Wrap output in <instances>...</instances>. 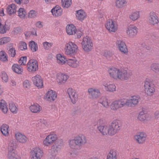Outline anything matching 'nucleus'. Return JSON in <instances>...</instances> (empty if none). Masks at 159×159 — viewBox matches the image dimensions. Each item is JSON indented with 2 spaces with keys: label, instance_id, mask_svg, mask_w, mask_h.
<instances>
[{
  "label": "nucleus",
  "instance_id": "1",
  "mask_svg": "<svg viewBox=\"0 0 159 159\" xmlns=\"http://www.w3.org/2000/svg\"><path fill=\"white\" fill-rule=\"evenodd\" d=\"M108 72L110 77L116 80H127L130 76L127 70L122 68L112 67L109 68Z\"/></svg>",
  "mask_w": 159,
  "mask_h": 159
},
{
  "label": "nucleus",
  "instance_id": "2",
  "mask_svg": "<svg viewBox=\"0 0 159 159\" xmlns=\"http://www.w3.org/2000/svg\"><path fill=\"white\" fill-rule=\"evenodd\" d=\"M87 142L86 137L83 134H79L75 137L73 139L70 140L69 145L71 148L80 149L82 145Z\"/></svg>",
  "mask_w": 159,
  "mask_h": 159
},
{
  "label": "nucleus",
  "instance_id": "3",
  "mask_svg": "<svg viewBox=\"0 0 159 159\" xmlns=\"http://www.w3.org/2000/svg\"><path fill=\"white\" fill-rule=\"evenodd\" d=\"M78 50V46L72 42H69L66 44L65 51L66 54L70 56L74 55Z\"/></svg>",
  "mask_w": 159,
  "mask_h": 159
},
{
  "label": "nucleus",
  "instance_id": "4",
  "mask_svg": "<svg viewBox=\"0 0 159 159\" xmlns=\"http://www.w3.org/2000/svg\"><path fill=\"white\" fill-rule=\"evenodd\" d=\"M121 126L117 120H114L108 126L107 134L110 135H113L121 129Z\"/></svg>",
  "mask_w": 159,
  "mask_h": 159
},
{
  "label": "nucleus",
  "instance_id": "5",
  "mask_svg": "<svg viewBox=\"0 0 159 159\" xmlns=\"http://www.w3.org/2000/svg\"><path fill=\"white\" fill-rule=\"evenodd\" d=\"M81 45L82 48L86 52H90L93 48V43L91 38L89 36H86L83 38Z\"/></svg>",
  "mask_w": 159,
  "mask_h": 159
},
{
  "label": "nucleus",
  "instance_id": "6",
  "mask_svg": "<svg viewBox=\"0 0 159 159\" xmlns=\"http://www.w3.org/2000/svg\"><path fill=\"white\" fill-rule=\"evenodd\" d=\"M63 145V143L61 140H57L51 147L49 152L51 156L50 157L56 158V156L59 150L60 149Z\"/></svg>",
  "mask_w": 159,
  "mask_h": 159
},
{
  "label": "nucleus",
  "instance_id": "7",
  "mask_svg": "<svg viewBox=\"0 0 159 159\" xmlns=\"http://www.w3.org/2000/svg\"><path fill=\"white\" fill-rule=\"evenodd\" d=\"M125 98H121L112 102L110 105L111 110L116 111L126 105Z\"/></svg>",
  "mask_w": 159,
  "mask_h": 159
},
{
  "label": "nucleus",
  "instance_id": "8",
  "mask_svg": "<svg viewBox=\"0 0 159 159\" xmlns=\"http://www.w3.org/2000/svg\"><path fill=\"white\" fill-rule=\"evenodd\" d=\"M43 152L41 149L35 147L33 148L30 152L31 159H41L43 155Z\"/></svg>",
  "mask_w": 159,
  "mask_h": 159
},
{
  "label": "nucleus",
  "instance_id": "9",
  "mask_svg": "<svg viewBox=\"0 0 159 159\" xmlns=\"http://www.w3.org/2000/svg\"><path fill=\"white\" fill-rule=\"evenodd\" d=\"M28 70L31 72H33L38 70V62L37 60L31 59L29 60L27 64Z\"/></svg>",
  "mask_w": 159,
  "mask_h": 159
},
{
  "label": "nucleus",
  "instance_id": "10",
  "mask_svg": "<svg viewBox=\"0 0 159 159\" xmlns=\"http://www.w3.org/2000/svg\"><path fill=\"white\" fill-rule=\"evenodd\" d=\"M147 79L145 81L144 85L145 93L149 95H152L155 92L154 86L151 82H149Z\"/></svg>",
  "mask_w": 159,
  "mask_h": 159
},
{
  "label": "nucleus",
  "instance_id": "11",
  "mask_svg": "<svg viewBox=\"0 0 159 159\" xmlns=\"http://www.w3.org/2000/svg\"><path fill=\"white\" fill-rule=\"evenodd\" d=\"M57 138V136L56 134H50L44 139L43 141V143L46 146H49L56 141Z\"/></svg>",
  "mask_w": 159,
  "mask_h": 159
},
{
  "label": "nucleus",
  "instance_id": "12",
  "mask_svg": "<svg viewBox=\"0 0 159 159\" xmlns=\"http://www.w3.org/2000/svg\"><path fill=\"white\" fill-rule=\"evenodd\" d=\"M105 26L107 29L110 32H115L117 30V24L111 19H109L107 21Z\"/></svg>",
  "mask_w": 159,
  "mask_h": 159
},
{
  "label": "nucleus",
  "instance_id": "13",
  "mask_svg": "<svg viewBox=\"0 0 159 159\" xmlns=\"http://www.w3.org/2000/svg\"><path fill=\"white\" fill-rule=\"evenodd\" d=\"M116 45L119 50L122 53L127 54L128 53V49L125 43L122 40H117Z\"/></svg>",
  "mask_w": 159,
  "mask_h": 159
},
{
  "label": "nucleus",
  "instance_id": "14",
  "mask_svg": "<svg viewBox=\"0 0 159 159\" xmlns=\"http://www.w3.org/2000/svg\"><path fill=\"white\" fill-rule=\"evenodd\" d=\"M140 97L138 96H132L131 99H125L126 105L128 107H132L137 105L139 101Z\"/></svg>",
  "mask_w": 159,
  "mask_h": 159
},
{
  "label": "nucleus",
  "instance_id": "15",
  "mask_svg": "<svg viewBox=\"0 0 159 159\" xmlns=\"http://www.w3.org/2000/svg\"><path fill=\"white\" fill-rule=\"evenodd\" d=\"M138 29L134 25H131L128 27L126 30V33L129 37H133L137 34Z\"/></svg>",
  "mask_w": 159,
  "mask_h": 159
},
{
  "label": "nucleus",
  "instance_id": "16",
  "mask_svg": "<svg viewBox=\"0 0 159 159\" xmlns=\"http://www.w3.org/2000/svg\"><path fill=\"white\" fill-rule=\"evenodd\" d=\"M32 80L34 84L38 88L43 87V81L39 75H37L32 77Z\"/></svg>",
  "mask_w": 159,
  "mask_h": 159
},
{
  "label": "nucleus",
  "instance_id": "17",
  "mask_svg": "<svg viewBox=\"0 0 159 159\" xmlns=\"http://www.w3.org/2000/svg\"><path fill=\"white\" fill-rule=\"evenodd\" d=\"M67 93L71 102L73 104H75L77 100L78 95L76 91L71 88H69L67 90Z\"/></svg>",
  "mask_w": 159,
  "mask_h": 159
},
{
  "label": "nucleus",
  "instance_id": "18",
  "mask_svg": "<svg viewBox=\"0 0 159 159\" xmlns=\"http://www.w3.org/2000/svg\"><path fill=\"white\" fill-rule=\"evenodd\" d=\"M57 97L56 93L55 91L52 90L48 91L45 96V99L50 102L54 101Z\"/></svg>",
  "mask_w": 159,
  "mask_h": 159
},
{
  "label": "nucleus",
  "instance_id": "19",
  "mask_svg": "<svg viewBox=\"0 0 159 159\" xmlns=\"http://www.w3.org/2000/svg\"><path fill=\"white\" fill-rule=\"evenodd\" d=\"M69 78V76L64 73H59L57 75V81L60 84L65 83Z\"/></svg>",
  "mask_w": 159,
  "mask_h": 159
},
{
  "label": "nucleus",
  "instance_id": "20",
  "mask_svg": "<svg viewBox=\"0 0 159 159\" xmlns=\"http://www.w3.org/2000/svg\"><path fill=\"white\" fill-rule=\"evenodd\" d=\"M90 98L92 99L97 98L100 93V90L97 88H90L88 89Z\"/></svg>",
  "mask_w": 159,
  "mask_h": 159
},
{
  "label": "nucleus",
  "instance_id": "21",
  "mask_svg": "<svg viewBox=\"0 0 159 159\" xmlns=\"http://www.w3.org/2000/svg\"><path fill=\"white\" fill-rule=\"evenodd\" d=\"M149 22L151 24L154 25L158 22V17L154 11H152L149 13L148 18Z\"/></svg>",
  "mask_w": 159,
  "mask_h": 159
},
{
  "label": "nucleus",
  "instance_id": "22",
  "mask_svg": "<svg viewBox=\"0 0 159 159\" xmlns=\"http://www.w3.org/2000/svg\"><path fill=\"white\" fill-rule=\"evenodd\" d=\"M146 134L143 132H139L134 136L135 139L139 143H144L146 139Z\"/></svg>",
  "mask_w": 159,
  "mask_h": 159
},
{
  "label": "nucleus",
  "instance_id": "23",
  "mask_svg": "<svg viewBox=\"0 0 159 159\" xmlns=\"http://www.w3.org/2000/svg\"><path fill=\"white\" fill-rule=\"evenodd\" d=\"M15 136L17 142L20 143H24L27 139V138L25 135L19 132H17L15 133Z\"/></svg>",
  "mask_w": 159,
  "mask_h": 159
},
{
  "label": "nucleus",
  "instance_id": "24",
  "mask_svg": "<svg viewBox=\"0 0 159 159\" xmlns=\"http://www.w3.org/2000/svg\"><path fill=\"white\" fill-rule=\"evenodd\" d=\"M141 46L143 48L141 50V53L143 55L147 56L151 53V47L147 46L145 43H143L141 44Z\"/></svg>",
  "mask_w": 159,
  "mask_h": 159
},
{
  "label": "nucleus",
  "instance_id": "25",
  "mask_svg": "<svg viewBox=\"0 0 159 159\" xmlns=\"http://www.w3.org/2000/svg\"><path fill=\"white\" fill-rule=\"evenodd\" d=\"M51 11L54 16H58L61 15L62 10L60 7L57 5L51 10Z\"/></svg>",
  "mask_w": 159,
  "mask_h": 159
},
{
  "label": "nucleus",
  "instance_id": "26",
  "mask_svg": "<svg viewBox=\"0 0 159 159\" xmlns=\"http://www.w3.org/2000/svg\"><path fill=\"white\" fill-rule=\"evenodd\" d=\"M30 111L33 113H38L42 109L41 107L38 103L31 104L29 107Z\"/></svg>",
  "mask_w": 159,
  "mask_h": 159
},
{
  "label": "nucleus",
  "instance_id": "27",
  "mask_svg": "<svg viewBox=\"0 0 159 159\" xmlns=\"http://www.w3.org/2000/svg\"><path fill=\"white\" fill-rule=\"evenodd\" d=\"M17 8L16 6V5L14 4H10L7 7V12L8 14L11 15L16 12Z\"/></svg>",
  "mask_w": 159,
  "mask_h": 159
},
{
  "label": "nucleus",
  "instance_id": "28",
  "mask_svg": "<svg viewBox=\"0 0 159 159\" xmlns=\"http://www.w3.org/2000/svg\"><path fill=\"white\" fill-rule=\"evenodd\" d=\"M103 84L107 91L113 92L116 91V86L113 84H110L109 83L105 82Z\"/></svg>",
  "mask_w": 159,
  "mask_h": 159
},
{
  "label": "nucleus",
  "instance_id": "29",
  "mask_svg": "<svg viewBox=\"0 0 159 159\" xmlns=\"http://www.w3.org/2000/svg\"><path fill=\"white\" fill-rule=\"evenodd\" d=\"M76 16L79 20L82 21L86 16V14L83 10L80 9L76 11Z\"/></svg>",
  "mask_w": 159,
  "mask_h": 159
},
{
  "label": "nucleus",
  "instance_id": "30",
  "mask_svg": "<svg viewBox=\"0 0 159 159\" xmlns=\"http://www.w3.org/2000/svg\"><path fill=\"white\" fill-rule=\"evenodd\" d=\"M67 64L70 67L75 68L79 65V61L75 58L73 59H69L67 61Z\"/></svg>",
  "mask_w": 159,
  "mask_h": 159
},
{
  "label": "nucleus",
  "instance_id": "31",
  "mask_svg": "<svg viewBox=\"0 0 159 159\" xmlns=\"http://www.w3.org/2000/svg\"><path fill=\"white\" fill-rule=\"evenodd\" d=\"M9 126L8 125L3 124L0 127V129L1 132L5 136H7L9 134L8 129Z\"/></svg>",
  "mask_w": 159,
  "mask_h": 159
},
{
  "label": "nucleus",
  "instance_id": "32",
  "mask_svg": "<svg viewBox=\"0 0 159 159\" xmlns=\"http://www.w3.org/2000/svg\"><path fill=\"white\" fill-rule=\"evenodd\" d=\"M7 157L9 159H20L21 158L16 151H8Z\"/></svg>",
  "mask_w": 159,
  "mask_h": 159
},
{
  "label": "nucleus",
  "instance_id": "33",
  "mask_svg": "<svg viewBox=\"0 0 159 159\" xmlns=\"http://www.w3.org/2000/svg\"><path fill=\"white\" fill-rule=\"evenodd\" d=\"M66 32L67 34L69 35H73L76 31L75 26L72 24L67 25L66 28Z\"/></svg>",
  "mask_w": 159,
  "mask_h": 159
},
{
  "label": "nucleus",
  "instance_id": "34",
  "mask_svg": "<svg viewBox=\"0 0 159 159\" xmlns=\"http://www.w3.org/2000/svg\"><path fill=\"white\" fill-rule=\"evenodd\" d=\"M11 69L14 72L18 74H21L23 72V69L21 66L17 64H13Z\"/></svg>",
  "mask_w": 159,
  "mask_h": 159
},
{
  "label": "nucleus",
  "instance_id": "35",
  "mask_svg": "<svg viewBox=\"0 0 159 159\" xmlns=\"http://www.w3.org/2000/svg\"><path fill=\"white\" fill-rule=\"evenodd\" d=\"M56 58L57 62L60 65L64 64L67 60L65 56L61 54H57L56 56Z\"/></svg>",
  "mask_w": 159,
  "mask_h": 159
},
{
  "label": "nucleus",
  "instance_id": "36",
  "mask_svg": "<svg viewBox=\"0 0 159 159\" xmlns=\"http://www.w3.org/2000/svg\"><path fill=\"white\" fill-rule=\"evenodd\" d=\"M98 129L101 133L103 135L107 134L108 126L106 125H101L98 126Z\"/></svg>",
  "mask_w": 159,
  "mask_h": 159
},
{
  "label": "nucleus",
  "instance_id": "37",
  "mask_svg": "<svg viewBox=\"0 0 159 159\" xmlns=\"http://www.w3.org/2000/svg\"><path fill=\"white\" fill-rule=\"evenodd\" d=\"M0 109L4 113H7L8 110L7 103L3 100L0 102Z\"/></svg>",
  "mask_w": 159,
  "mask_h": 159
},
{
  "label": "nucleus",
  "instance_id": "38",
  "mask_svg": "<svg viewBox=\"0 0 159 159\" xmlns=\"http://www.w3.org/2000/svg\"><path fill=\"white\" fill-rule=\"evenodd\" d=\"M98 103L102 104L105 108L109 107L108 99L104 97H102L99 99Z\"/></svg>",
  "mask_w": 159,
  "mask_h": 159
},
{
  "label": "nucleus",
  "instance_id": "39",
  "mask_svg": "<svg viewBox=\"0 0 159 159\" xmlns=\"http://www.w3.org/2000/svg\"><path fill=\"white\" fill-rule=\"evenodd\" d=\"M140 17L139 11H135L132 12L129 15V18L133 21H135Z\"/></svg>",
  "mask_w": 159,
  "mask_h": 159
},
{
  "label": "nucleus",
  "instance_id": "40",
  "mask_svg": "<svg viewBox=\"0 0 159 159\" xmlns=\"http://www.w3.org/2000/svg\"><path fill=\"white\" fill-rule=\"evenodd\" d=\"M10 29V27L5 24L4 25L2 24L0 22V33L4 34L6 33L7 30Z\"/></svg>",
  "mask_w": 159,
  "mask_h": 159
},
{
  "label": "nucleus",
  "instance_id": "41",
  "mask_svg": "<svg viewBox=\"0 0 159 159\" xmlns=\"http://www.w3.org/2000/svg\"><path fill=\"white\" fill-rule=\"evenodd\" d=\"M116 151L111 150L107 154V159H116Z\"/></svg>",
  "mask_w": 159,
  "mask_h": 159
},
{
  "label": "nucleus",
  "instance_id": "42",
  "mask_svg": "<svg viewBox=\"0 0 159 159\" xmlns=\"http://www.w3.org/2000/svg\"><path fill=\"white\" fill-rule=\"evenodd\" d=\"M16 147V142L14 141H10L8 144V151H15Z\"/></svg>",
  "mask_w": 159,
  "mask_h": 159
},
{
  "label": "nucleus",
  "instance_id": "43",
  "mask_svg": "<svg viewBox=\"0 0 159 159\" xmlns=\"http://www.w3.org/2000/svg\"><path fill=\"white\" fill-rule=\"evenodd\" d=\"M18 16L21 19H24L27 15L25 10L23 8H20L18 11Z\"/></svg>",
  "mask_w": 159,
  "mask_h": 159
},
{
  "label": "nucleus",
  "instance_id": "44",
  "mask_svg": "<svg viewBox=\"0 0 159 159\" xmlns=\"http://www.w3.org/2000/svg\"><path fill=\"white\" fill-rule=\"evenodd\" d=\"M138 118L141 121H143L145 120H148V118L147 117V115L144 113L143 111L139 112Z\"/></svg>",
  "mask_w": 159,
  "mask_h": 159
},
{
  "label": "nucleus",
  "instance_id": "45",
  "mask_svg": "<svg viewBox=\"0 0 159 159\" xmlns=\"http://www.w3.org/2000/svg\"><path fill=\"white\" fill-rule=\"evenodd\" d=\"M29 45L33 52H35L38 50V47L37 44L34 41H31L30 42Z\"/></svg>",
  "mask_w": 159,
  "mask_h": 159
},
{
  "label": "nucleus",
  "instance_id": "46",
  "mask_svg": "<svg viewBox=\"0 0 159 159\" xmlns=\"http://www.w3.org/2000/svg\"><path fill=\"white\" fill-rule=\"evenodd\" d=\"M9 108L11 111L13 113L16 114L18 111V108L13 102H10L9 104Z\"/></svg>",
  "mask_w": 159,
  "mask_h": 159
},
{
  "label": "nucleus",
  "instance_id": "47",
  "mask_svg": "<svg viewBox=\"0 0 159 159\" xmlns=\"http://www.w3.org/2000/svg\"><path fill=\"white\" fill-rule=\"evenodd\" d=\"M0 60L3 62L8 61V57L6 52L3 51H0Z\"/></svg>",
  "mask_w": 159,
  "mask_h": 159
},
{
  "label": "nucleus",
  "instance_id": "48",
  "mask_svg": "<svg viewBox=\"0 0 159 159\" xmlns=\"http://www.w3.org/2000/svg\"><path fill=\"white\" fill-rule=\"evenodd\" d=\"M71 3V0H62V6L66 8L69 7Z\"/></svg>",
  "mask_w": 159,
  "mask_h": 159
},
{
  "label": "nucleus",
  "instance_id": "49",
  "mask_svg": "<svg viewBox=\"0 0 159 159\" xmlns=\"http://www.w3.org/2000/svg\"><path fill=\"white\" fill-rule=\"evenodd\" d=\"M125 0H117L116 2V6L119 8L125 6Z\"/></svg>",
  "mask_w": 159,
  "mask_h": 159
},
{
  "label": "nucleus",
  "instance_id": "50",
  "mask_svg": "<svg viewBox=\"0 0 159 159\" xmlns=\"http://www.w3.org/2000/svg\"><path fill=\"white\" fill-rule=\"evenodd\" d=\"M11 40V38L9 37H5L0 39V44L2 45L6 43Z\"/></svg>",
  "mask_w": 159,
  "mask_h": 159
},
{
  "label": "nucleus",
  "instance_id": "51",
  "mask_svg": "<svg viewBox=\"0 0 159 159\" xmlns=\"http://www.w3.org/2000/svg\"><path fill=\"white\" fill-rule=\"evenodd\" d=\"M152 70L156 72L159 73V64H158L153 63L151 66Z\"/></svg>",
  "mask_w": 159,
  "mask_h": 159
},
{
  "label": "nucleus",
  "instance_id": "52",
  "mask_svg": "<svg viewBox=\"0 0 159 159\" xmlns=\"http://www.w3.org/2000/svg\"><path fill=\"white\" fill-rule=\"evenodd\" d=\"M27 57L26 56L21 57L18 60V63L20 65H24L26 63Z\"/></svg>",
  "mask_w": 159,
  "mask_h": 159
},
{
  "label": "nucleus",
  "instance_id": "53",
  "mask_svg": "<svg viewBox=\"0 0 159 159\" xmlns=\"http://www.w3.org/2000/svg\"><path fill=\"white\" fill-rule=\"evenodd\" d=\"M1 78L2 80L5 82H7L8 81V77L7 74L5 72L2 71V72Z\"/></svg>",
  "mask_w": 159,
  "mask_h": 159
},
{
  "label": "nucleus",
  "instance_id": "54",
  "mask_svg": "<svg viewBox=\"0 0 159 159\" xmlns=\"http://www.w3.org/2000/svg\"><path fill=\"white\" fill-rule=\"evenodd\" d=\"M19 48L22 51L26 49L27 47L26 43L23 42H21L20 43Z\"/></svg>",
  "mask_w": 159,
  "mask_h": 159
},
{
  "label": "nucleus",
  "instance_id": "55",
  "mask_svg": "<svg viewBox=\"0 0 159 159\" xmlns=\"http://www.w3.org/2000/svg\"><path fill=\"white\" fill-rule=\"evenodd\" d=\"M8 53L11 57H14L16 54V52L15 48H12L10 49L8 51Z\"/></svg>",
  "mask_w": 159,
  "mask_h": 159
},
{
  "label": "nucleus",
  "instance_id": "56",
  "mask_svg": "<svg viewBox=\"0 0 159 159\" xmlns=\"http://www.w3.org/2000/svg\"><path fill=\"white\" fill-rule=\"evenodd\" d=\"M31 82L28 80H25L23 82V85L24 87L29 89L30 88Z\"/></svg>",
  "mask_w": 159,
  "mask_h": 159
},
{
  "label": "nucleus",
  "instance_id": "57",
  "mask_svg": "<svg viewBox=\"0 0 159 159\" xmlns=\"http://www.w3.org/2000/svg\"><path fill=\"white\" fill-rule=\"evenodd\" d=\"M43 44L44 48L47 50L49 49L52 45V43H49L47 42L43 43Z\"/></svg>",
  "mask_w": 159,
  "mask_h": 159
},
{
  "label": "nucleus",
  "instance_id": "58",
  "mask_svg": "<svg viewBox=\"0 0 159 159\" xmlns=\"http://www.w3.org/2000/svg\"><path fill=\"white\" fill-rule=\"evenodd\" d=\"M74 34H75V36L77 38H80L83 34V33L80 30H76Z\"/></svg>",
  "mask_w": 159,
  "mask_h": 159
},
{
  "label": "nucleus",
  "instance_id": "59",
  "mask_svg": "<svg viewBox=\"0 0 159 159\" xmlns=\"http://www.w3.org/2000/svg\"><path fill=\"white\" fill-rule=\"evenodd\" d=\"M105 121V119L103 118L99 119L97 122V125L98 126L99 125H102L104 124Z\"/></svg>",
  "mask_w": 159,
  "mask_h": 159
},
{
  "label": "nucleus",
  "instance_id": "60",
  "mask_svg": "<svg viewBox=\"0 0 159 159\" xmlns=\"http://www.w3.org/2000/svg\"><path fill=\"white\" fill-rule=\"evenodd\" d=\"M36 16V12L34 10H31L28 13V16L30 18L34 17Z\"/></svg>",
  "mask_w": 159,
  "mask_h": 159
},
{
  "label": "nucleus",
  "instance_id": "61",
  "mask_svg": "<svg viewBox=\"0 0 159 159\" xmlns=\"http://www.w3.org/2000/svg\"><path fill=\"white\" fill-rule=\"evenodd\" d=\"M21 29L20 27H16L14 28L13 32L14 34H17L21 32Z\"/></svg>",
  "mask_w": 159,
  "mask_h": 159
},
{
  "label": "nucleus",
  "instance_id": "62",
  "mask_svg": "<svg viewBox=\"0 0 159 159\" xmlns=\"http://www.w3.org/2000/svg\"><path fill=\"white\" fill-rule=\"evenodd\" d=\"M36 27L38 28H40L43 26L42 22L40 21L37 22L35 24Z\"/></svg>",
  "mask_w": 159,
  "mask_h": 159
},
{
  "label": "nucleus",
  "instance_id": "63",
  "mask_svg": "<svg viewBox=\"0 0 159 159\" xmlns=\"http://www.w3.org/2000/svg\"><path fill=\"white\" fill-rule=\"evenodd\" d=\"M104 55L106 57H108V56L111 57L112 56V53H110L109 51H107L105 52Z\"/></svg>",
  "mask_w": 159,
  "mask_h": 159
},
{
  "label": "nucleus",
  "instance_id": "64",
  "mask_svg": "<svg viewBox=\"0 0 159 159\" xmlns=\"http://www.w3.org/2000/svg\"><path fill=\"white\" fill-rule=\"evenodd\" d=\"M155 116L156 117H159V112L158 111H157L155 113Z\"/></svg>",
  "mask_w": 159,
  "mask_h": 159
}]
</instances>
